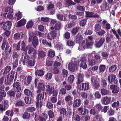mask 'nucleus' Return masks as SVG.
<instances>
[{"label": "nucleus", "instance_id": "f257e3e1", "mask_svg": "<svg viewBox=\"0 0 121 121\" xmlns=\"http://www.w3.org/2000/svg\"><path fill=\"white\" fill-rule=\"evenodd\" d=\"M116 78V76L115 75L112 74L109 75L108 78L109 83L110 84H117V83L118 81Z\"/></svg>", "mask_w": 121, "mask_h": 121}, {"label": "nucleus", "instance_id": "f03ea898", "mask_svg": "<svg viewBox=\"0 0 121 121\" xmlns=\"http://www.w3.org/2000/svg\"><path fill=\"white\" fill-rule=\"evenodd\" d=\"M78 65V62L77 61H74V63H69L68 68L69 70L72 72H73L75 70L76 68Z\"/></svg>", "mask_w": 121, "mask_h": 121}, {"label": "nucleus", "instance_id": "7ed1b4c3", "mask_svg": "<svg viewBox=\"0 0 121 121\" xmlns=\"http://www.w3.org/2000/svg\"><path fill=\"white\" fill-rule=\"evenodd\" d=\"M12 22L10 21H7L3 24V28L4 31H9L10 29L12 26Z\"/></svg>", "mask_w": 121, "mask_h": 121}, {"label": "nucleus", "instance_id": "20e7f679", "mask_svg": "<svg viewBox=\"0 0 121 121\" xmlns=\"http://www.w3.org/2000/svg\"><path fill=\"white\" fill-rule=\"evenodd\" d=\"M105 39L104 38L102 37L98 41H95V45L97 48H99L102 46L105 42Z\"/></svg>", "mask_w": 121, "mask_h": 121}, {"label": "nucleus", "instance_id": "39448f33", "mask_svg": "<svg viewBox=\"0 0 121 121\" xmlns=\"http://www.w3.org/2000/svg\"><path fill=\"white\" fill-rule=\"evenodd\" d=\"M111 101V98H108L107 96L103 97L101 100L102 104L105 105L109 104Z\"/></svg>", "mask_w": 121, "mask_h": 121}, {"label": "nucleus", "instance_id": "423d86ee", "mask_svg": "<svg viewBox=\"0 0 121 121\" xmlns=\"http://www.w3.org/2000/svg\"><path fill=\"white\" fill-rule=\"evenodd\" d=\"M56 31L55 30L52 31L48 34V39L50 40L53 39L56 37Z\"/></svg>", "mask_w": 121, "mask_h": 121}, {"label": "nucleus", "instance_id": "0eeeda50", "mask_svg": "<svg viewBox=\"0 0 121 121\" xmlns=\"http://www.w3.org/2000/svg\"><path fill=\"white\" fill-rule=\"evenodd\" d=\"M91 80L92 84L93 86L94 89L96 90L98 89L99 87V82L95 79L93 77L91 78Z\"/></svg>", "mask_w": 121, "mask_h": 121}, {"label": "nucleus", "instance_id": "6e6552de", "mask_svg": "<svg viewBox=\"0 0 121 121\" xmlns=\"http://www.w3.org/2000/svg\"><path fill=\"white\" fill-rule=\"evenodd\" d=\"M86 58L83 57L79 61H78V64L81 62L80 67H82L84 69H86L87 67V65L86 63Z\"/></svg>", "mask_w": 121, "mask_h": 121}, {"label": "nucleus", "instance_id": "1a4fd4ad", "mask_svg": "<svg viewBox=\"0 0 121 121\" xmlns=\"http://www.w3.org/2000/svg\"><path fill=\"white\" fill-rule=\"evenodd\" d=\"M85 13L86 14V17L87 18L88 17L98 18L99 17V15L97 13L93 14L94 13V12H90L89 11H86L85 12Z\"/></svg>", "mask_w": 121, "mask_h": 121}, {"label": "nucleus", "instance_id": "9d476101", "mask_svg": "<svg viewBox=\"0 0 121 121\" xmlns=\"http://www.w3.org/2000/svg\"><path fill=\"white\" fill-rule=\"evenodd\" d=\"M13 86L15 89L16 92H20L21 90L20 83L19 82H16L14 83L13 85Z\"/></svg>", "mask_w": 121, "mask_h": 121}, {"label": "nucleus", "instance_id": "9b49d317", "mask_svg": "<svg viewBox=\"0 0 121 121\" xmlns=\"http://www.w3.org/2000/svg\"><path fill=\"white\" fill-rule=\"evenodd\" d=\"M45 85H44L43 83H39L37 93H40L41 91H44L45 90Z\"/></svg>", "mask_w": 121, "mask_h": 121}, {"label": "nucleus", "instance_id": "f8f14e48", "mask_svg": "<svg viewBox=\"0 0 121 121\" xmlns=\"http://www.w3.org/2000/svg\"><path fill=\"white\" fill-rule=\"evenodd\" d=\"M110 89L112 90V92L113 93H117L119 90V88L117 85H111L110 86Z\"/></svg>", "mask_w": 121, "mask_h": 121}, {"label": "nucleus", "instance_id": "ddd939ff", "mask_svg": "<svg viewBox=\"0 0 121 121\" xmlns=\"http://www.w3.org/2000/svg\"><path fill=\"white\" fill-rule=\"evenodd\" d=\"M78 110L82 115H85L89 112V110L87 109L83 108L82 106H81L78 108Z\"/></svg>", "mask_w": 121, "mask_h": 121}, {"label": "nucleus", "instance_id": "4468645a", "mask_svg": "<svg viewBox=\"0 0 121 121\" xmlns=\"http://www.w3.org/2000/svg\"><path fill=\"white\" fill-rule=\"evenodd\" d=\"M81 99H77L74 100L73 105V108L78 107L81 105Z\"/></svg>", "mask_w": 121, "mask_h": 121}, {"label": "nucleus", "instance_id": "2eb2a0df", "mask_svg": "<svg viewBox=\"0 0 121 121\" xmlns=\"http://www.w3.org/2000/svg\"><path fill=\"white\" fill-rule=\"evenodd\" d=\"M46 88L45 89L48 93L49 94H52L55 90V88L53 87H50L49 85H45Z\"/></svg>", "mask_w": 121, "mask_h": 121}, {"label": "nucleus", "instance_id": "dca6fc26", "mask_svg": "<svg viewBox=\"0 0 121 121\" xmlns=\"http://www.w3.org/2000/svg\"><path fill=\"white\" fill-rule=\"evenodd\" d=\"M9 74H8L7 78H6L4 81V82L6 85H10L11 84V82L13 81V79L9 77Z\"/></svg>", "mask_w": 121, "mask_h": 121}, {"label": "nucleus", "instance_id": "f3484780", "mask_svg": "<svg viewBox=\"0 0 121 121\" xmlns=\"http://www.w3.org/2000/svg\"><path fill=\"white\" fill-rule=\"evenodd\" d=\"M82 90L86 91L88 90L89 88V83L88 82L82 83L81 86Z\"/></svg>", "mask_w": 121, "mask_h": 121}, {"label": "nucleus", "instance_id": "a211bd4d", "mask_svg": "<svg viewBox=\"0 0 121 121\" xmlns=\"http://www.w3.org/2000/svg\"><path fill=\"white\" fill-rule=\"evenodd\" d=\"M75 39L76 43H80L83 39V37L81 34H78L76 36Z\"/></svg>", "mask_w": 121, "mask_h": 121}, {"label": "nucleus", "instance_id": "6ab92c4d", "mask_svg": "<svg viewBox=\"0 0 121 121\" xmlns=\"http://www.w3.org/2000/svg\"><path fill=\"white\" fill-rule=\"evenodd\" d=\"M5 86L4 85H1L0 87V95L4 97L6 96V93L4 90Z\"/></svg>", "mask_w": 121, "mask_h": 121}, {"label": "nucleus", "instance_id": "aec40b11", "mask_svg": "<svg viewBox=\"0 0 121 121\" xmlns=\"http://www.w3.org/2000/svg\"><path fill=\"white\" fill-rule=\"evenodd\" d=\"M32 46L34 48H36L38 45V39L37 36H35L32 40Z\"/></svg>", "mask_w": 121, "mask_h": 121}, {"label": "nucleus", "instance_id": "412c9836", "mask_svg": "<svg viewBox=\"0 0 121 121\" xmlns=\"http://www.w3.org/2000/svg\"><path fill=\"white\" fill-rule=\"evenodd\" d=\"M15 91L12 90L9 91L7 93V95L11 98L14 97H15L16 92Z\"/></svg>", "mask_w": 121, "mask_h": 121}, {"label": "nucleus", "instance_id": "4be33fe9", "mask_svg": "<svg viewBox=\"0 0 121 121\" xmlns=\"http://www.w3.org/2000/svg\"><path fill=\"white\" fill-rule=\"evenodd\" d=\"M26 22V20L25 19H22L17 23V26L20 27L24 25Z\"/></svg>", "mask_w": 121, "mask_h": 121}, {"label": "nucleus", "instance_id": "5701e85b", "mask_svg": "<svg viewBox=\"0 0 121 121\" xmlns=\"http://www.w3.org/2000/svg\"><path fill=\"white\" fill-rule=\"evenodd\" d=\"M12 50L11 48L8 44H7L6 46L4 52L7 54H9Z\"/></svg>", "mask_w": 121, "mask_h": 121}, {"label": "nucleus", "instance_id": "b1692460", "mask_svg": "<svg viewBox=\"0 0 121 121\" xmlns=\"http://www.w3.org/2000/svg\"><path fill=\"white\" fill-rule=\"evenodd\" d=\"M42 43L44 45L48 46L49 47H52L51 42L48 41L46 39H43L42 40Z\"/></svg>", "mask_w": 121, "mask_h": 121}, {"label": "nucleus", "instance_id": "393cba45", "mask_svg": "<svg viewBox=\"0 0 121 121\" xmlns=\"http://www.w3.org/2000/svg\"><path fill=\"white\" fill-rule=\"evenodd\" d=\"M55 55V52L53 50L50 49L48 53V55L49 57L52 58L54 57Z\"/></svg>", "mask_w": 121, "mask_h": 121}, {"label": "nucleus", "instance_id": "a878e982", "mask_svg": "<svg viewBox=\"0 0 121 121\" xmlns=\"http://www.w3.org/2000/svg\"><path fill=\"white\" fill-rule=\"evenodd\" d=\"M14 111L13 110L9 109L6 111L5 112V114L9 117H12L14 114Z\"/></svg>", "mask_w": 121, "mask_h": 121}, {"label": "nucleus", "instance_id": "bb28decb", "mask_svg": "<svg viewBox=\"0 0 121 121\" xmlns=\"http://www.w3.org/2000/svg\"><path fill=\"white\" fill-rule=\"evenodd\" d=\"M46 55V52L42 50L39 51L38 54V58H43L45 57Z\"/></svg>", "mask_w": 121, "mask_h": 121}, {"label": "nucleus", "instance_id": "cd10ccee", "mask_svg": "<svg viewBox=\"0 0 121 121\" xmlns=\"http://www.w3.org/2000/svg\"><path fill=\"white\" fill-rule=\"evenodd\" d=\"M23 118L24 119H30V114L27 112H25L23 113L22 116Z\"/></svg>", "mask_w": 121, "mask_h": 121}, {"label": "nucleus", "instance_id": "c85d7f7f", "mask_svg": "<svg viewBox=\"0 0 121 121\" xmlns=\"http://www.w3.org/2000/svg\"><path fill=\"white\" fill-rule=\"evenodd\" d=\"M109 6H108V3L106 2L104 3L103 5H101V8L102 11H105L108 10Z\"/></svg>", "mask_w": 121, "mask_h": 121}, {"label": "nucleus", "instance_id": "c756f323", "mask_svg": "<svg viewBox=\"0 0 121 121\" xmlns=\"http://www.w3.org/2000/svg\"><path fill=\"white\" fill-rule=\"evenodd\" d=\"M30 59V57L29 56L25 55L24 57L23 64L24 65L27 64V63L29 61Z\"/></svg>", "mask_w": 121, "mask_h": 121}, {"label": "nucleus", "instance_id": "7c9ffc66", "mask_svg": "<svg viewBox=\"0 0 121 121\" xmlns=\"http://www.w3.org/2000/svg\"><path fill=\"white\" fill-rule=\"evenodd\" d=\"M93 43L92 42H89L88 41L86 42V44L83 46V48L84 49H88L90 48L91 46L92 45Z\"/></svg>", "mask_w": 121, "mask_h": 121}, {"label": "nucleus", "instance_id": "2f4dec72", "mask_svg": "<svg viewBox=\"0 0 121 121\" xmlns=\"http://www.w3.org/2000/svg\"><path fill=\"white\" fill-rule=\"evenodd\" d=\"M44 74V71L40 69L37 70L35 72V74L36 76H41Z\"/></svg>", "mask_w": 121, "mask_h": 121}, {"label": "nucleus", "instance_id": "473e14b6", "mask_svg": "<svg viewBox=\"0 0 121 121\" xmlns=\"http://www.w3.org/2000/svg\"><path fill=\"white\" fill-rule=\"evenodd\" d=\"M106 68V65H104L101 64L99 65V73H103L105 70Z\"/></svg>", "mask_w": 121, "mask_h": 121}, {"label": "nucleus", "instance_id": "72a5a7b5", "mask_svg": "<svg viewBox=\"0 0 121 121\" xmlns=\"http://www.w3.org/2000/svg\"><path fill=\"white\" fill-rule=\"evenodd\" d=\"M87 19V18H86L85 19L81 20L79 22L80 26H85L86 24Z\"/></svg>", "mask_w": 121, "mask_h": 121}, {"label": "nucleus", "instance_id": "f704fd0d", "mask_svg": "<svg viewBox=\"0 0 121 121\" xmlns=\"http://www.w3.org/2000/svg\"><path fill=\"white\" fill-rule=\"evenodd\" d=\"M29 39L28 41L29 43H30L32 41V40L35 37L37 36H36L35 34L33 32H30L29 34Z\"/></svg>", "mask_w": 121, "mask_h": 121}, {"label": "nucleus", "instance_id": "c9c22d12", "mask_svg": "<svg viewBox=\"0 0 121 121\" xmlns=\"http://www.w3.org/2000/svg\"><path fill=\"white\" fill-rule=\"evenodd\" d=\"M117 67V66L116 65H112L109 68V71L110 72H113L116 70Z\"/></svg>", "mask_w": 121, "mask_h": 121}, {"label": "nucleus", "instance_id": "e433bc0d", "mask_svg": "<svg viewBox=\"0 0 121 121\" xmlns=\"http://www.w3.org/2000/svg\"><path fill=\"white\" fill-rule=\"evenodd\" d=\"M25 104L24 102L21 100L18 101L15 104V106L17 107H20L24 106Z\"/></svg>", "mask_w": 121, "mask_h": 121}, {"label": "nucleus", "instance_id": "4c0bfd02", "mask_svg": "<svg viewBox=\"0 0 121 121\" xmlns=\"http://www.w3.org/2000/svg\"><path fill=\"white\" fill-rule=\"evenodd\" d=\"M75 78L73 75H71L68 77V81L69 83L70 84H72Z\"/></svg>", "mask_w": 121, "mask_h": 121}, {"label": "nucleus", "instance_id": "58836bf2", "mask_svg": "<svg viewBox=\"0 0 121 121\" xmlns=\"http://www.w3.org/2000/svg\"><path fill=\"white\" fill-rule=\"evenodd\" d=\"M54 28L56 30H60L61 28V23L58 21L54 26Z\"/></svg>", "mask_w": 121, "mask_h": 121}, {"label": "nucleus", "instance_id": "ea45409f", "mask_svg": "<svg viewBox=\"0 0 121 121\" xmlns=\"http://www.w3.org/2000/svg\"><path fill=\"white\" fill-rule=\"evenodd\" d=\"M24 94L26 95L31 97L32 96V92L27 89H25L24 91Z\"/></svg>", "mask_w": 121, "mask_h": 121}, {"label": "nucleus", "instance_id": "a19ab883", "mask_svg": "<svg viewBox=\"0 0 121 121\" xmlns=\"http://www.w3.org/2000/svg\"><path fill=\"white\" fill-rule=\"evenodd\" d=\"M38 94L36 97L37 100H40L43 99L44 97V92H43V94H40V93Z\"/></svg>", "mask_w": 121, "mask_h": 121}, {"label": "nucleus", "instance_id": "79ce46f5", "mask_svg": "<svg viewBox=\"0 0 121 121\" xmlns=\"http://www.w3.org/2000/svg\"><path fill=\"white\" fill-rule=\"evenodd\" d=\"M11 67L10 66H8L4 68V71L3 73L4 75H5L8 73L11 69Z\"/></svg>", "mask_w": 121, "mask_h": 121}, {"label": "nucleus", "instance_id": "37998d69", "mask_svg": "<svg viewBox=\"0 0 121 121\" xmlns=\"http://www.w3.org/2000/svg\"><path fill=\"white\" fill-rule=\"evenodd\" d=\"M69 18L72 19L76 20L80 18L81 17L80 16H78V17L76 15H74L69 14Z\"/></svg>", "mask_w": 121, "mask_h": 121}, {"label": "nucleus", "instance_id": "c03bdc74", "mask_svg": "<svg viewBox=\"0 0 121 121\" xmlns=\"http://www.w3.org/2000/svg\"><path fill=\"white\" fill-rule=\"evenodd\" d=\"M75 42L72 40H68L67 41L66 45L70 47H73L75 44Z\"/></svg>", "mask_w": 121, "mask_h": 121}, {"label": "nucleus", "instance_id": "a18cd8bd", "mask_svg": "<svg viewBox=\"0 0 121 121\" xmlns=\"http://www.w3.org/2000/svg\"><path fill=\"white\" fill-rule=\"evenodd\" d=\"M31 98L28 96L26 97L24 99L25 103L27 104H31Z\"/></svg>", "mask_w": 121, "mask_h": 121}, {"label": "nucleus", "instance_id": "49530a36", "mask_svg": "<svg viewBox=\"0 0 121 121\" xmlns=\"http://www.w3.org/2000/svg\"><path fill=\"white\" fill-rule=\"evenodd\" d=\"M48 114L50 118L52 119L54 116V112L52 110L48 111Z\"/></svg>", "mask_w": 121, "mask_h": 121}, {"label": "nucleus", "instance_id": "de8ad7c7", "mask_svg": "<svg viewBox=\"0 0 121 121\" xmlns=\"http://www.w3.org/2000/svg\"><path fill=\"white\" fill-rule=\"evenodd\" d=\"M120 105V103L118 101L112 103V107L114 108H117L119 107Z\"/></svg>", "mask_w": 121, "mask_h": 121}, {"label": "nucleus", "instance_id": "09e8293b", "mask_svg": "<svg viewBox=\"0 0 121 121\" xmlns=\"http://www.w3.org/2000/svg\"><path fill=\"white\" fill-rule=\"evenodd\" d=\"M68 72L67 71L64 69L62 70L61 75L63 78H65L67 77L68 75Z\"/></svg>", "mask_w": 121, "mask_h": 121}, {"label": "nucleus", "instance_id": "8fccbe9b", "mask_svg": "<svg viewBox=\"0 0 121 121\" xmlns=\"http://www.w3.org/2000/svg\"><path fill=\"white\" fill-rule=\"evenodd\" d=\"M35 63V60H31L28 61V64L30 66H32L34 65Z\"/></svg>", "mask_w": 121, "mask_h": 121}, {"label": "nucleus", "instance_id": "3c124183", "mask_svg": "<svg viewBox=\"0 0 121 121\" xmlns=\"http://www.w3.org/2000/svg\"><path fill=\"white\" fill-rule=\"evenodd\" d=\"M32 77L30 76H28L27 77V81L25 82V84L27 85L29 84L32 79Z\"/></svg>", "mask_w": 121, "mask_h": 121}, {"label": "nucleus", "instance_id": "603ef678", "mask_svg": "<svg viewBox=\"0 0 121 121\" xmlns=\"http://www.w3.org/2000/svg\"><path fill=\"white\" fill-rule=\"evenodd\" d=\"M66 4L68 6H70L75 5L76 3L71 0H66Z\"/></svg>", "mask_w": 121, "mask_h": 121}, {"label": "nucleus", "instance_id": "864d4df0", "mask_svg": "<svg viewBox=\"0 0 121 121\" xmlns=\"http://www.w3.org/2000/svg\"><path fill=\"white\" fill-rule=\"evenodd\" d=\"M60 114L61 116H62L64 117V115H66V110L64 108H61L60 110Z\"/></svg>", "mask_w": 121, "mask_h": 121}, {"label": "nucleus", "instance_id": "5fc2aeb1", "mask_svg": "<svg viewBox=\"0 0 121 121\" xmlns=\"http://www.w3.org/2000/svg\"><path fill=\"white\" fill-rule=\"evenodd\" d=\"M88 64L90 65L93 66L95 65L96 63L95 60L93 59L91 60L88 59Z\"/></svg>", "mask_w": 121, "mask_h": 121}, {"label": "nucleus", "instance_id": "6e6d98bb", "mask_svg": "<svg viewBox=\"0 0 121 121\" xmlns=\"http://www.w3.org/2000/svg\"><path fill=\"white\" fill-rule=\"evenodd\" d=\"M33 25V23L32 21H30L28 22L26 25V28L27 29H28L29 28H31L32 27Z\"/></svg>", "mask_w": 121, "mask_h": 121}, {"label": "nucleus", "instance_id": "4d7b16f0", "mask_svg": "<svg viewBox=\"0 0 121 121\" xmlns=\"http://www.w3.org/2000/svg\"><path fill=\"white\" fill-rule=\"evenodd\" d=\"M101 92L102 95H107L108 93V91L106 89L103 88L101 89Z\"/></svg>", "mask_w": 121, "mask_h": 121}, {"label": "nucleus", "instance_id": "13d9d810", "mask_svg": "<svg viewBox=\"0 0 121 121\" xmlns=\"http://www.w3.org/2000/svg\"><path fill=\"white\" fill-rule=\"evenodd\" d=\"M108 55V52H103L101 53V55L103 59L107 58Z\"/></svg>", "mask_w": 121, "mask_h": 121}, {"label": "nucleus", "instance_id": "bf43d9fd", "mask_svg": "<svg viewBox=\"0 0 121 121\" xmlns=\"http://www.w3.org/2000/svg\"><path fill=\"white\" fill-rule=\"evenodd\" d=\"M79 29L78 27H75L73 28L71 30V32L73 35H75L78 32Z\"/></svg>", "mask_w": 121, "mask_h": 121}, {"label": "nucleus", "instance_id": "052dcab7", "mask_svg": "<svg viewBox=\"0 0 121 121\" xmlns=\"http://www.w3.org/2000/svg\"><path fill=\"white\" fill-rule=\"evenodd\" d=\"M56 48L57 49L59 50H62L63 49V45L60 43L58 42V43L56 45Z\"/></svg>", "mask_w": 121, "mask_h": 121}, {"label": "nucleus", "instance_id": "680f3d73", "mask_svg": "<svg viewBox=\"0 0 121 121\" xmlns=\"http://www.w3.org/2000/svg\"><path fill=\"white\" fill-rule=\"evenodd\" d=\"M95 29L96 31H99L101 29L100 25L98 24H96L95 26Z\"/></svg>", "mask_w": 121, "mask_h": 121}, {"label": "nucleus", "instance_id": "e2e57ef3", "mask_svg": "<svg viewBox=\"0 0 121 121\" xmlns=\"http://www.w3.org/2000/svg\"><path fill=\"white\" fill-rule=\"evenodd\" d=\"M114 113V110L111 108L107 112V114L109 116H112L113 115Z\"/></svg>", "mask_w": 121, "mask_h": 121}, {"label": "nucleus", "instance_id": "0e129e2a", "mask_svg": "<svg viewBox=\"0 0 121 121\" xmlns=\"http://www.w3.org/2000/svg\"><path fill=\"white\" fill-rule=\"evenodd\" d=\"M18 60L16 59L13 63L12 65H13V69H15L18 65Z\"/></svg>", "mask_w": 121, "mask_h": 121}, {"label": "nucleus", "instance_id": "69168bd1", "mask_svg": "<svg viewBox=\"0 0 121 121\" xmlns=\"http://www.w3.org/2000/svg\"><path fill=\"white\" fill-rule=\"evenodd\" d=\"M76 8L78 10L81 11H84L85 10V7L82 6L78 5Z\"/></svg>", "mask_w": 121, "mask_h": 121}, {"label": "nucleus", "instance_id": "338daca9", "mask_svg": "<svg viewBox=\"0 0 121 121\" xmlns=\"http://www.w3.org/2000/svg\"><path fill=\"white\" fill-rule=\"evenodd\" d=\"M21 34L19 33H16L14 35V38L15 39H19L20 37Z\"/></svg>", "mask_w": 121, "mask_h": 121}, {"label": "nucleus", "instance_id": "774afa93", "mask_svg": "<svg viewBox=\"0 0 121 121\" xmlns=\"http://www.w3.org/2000/svg\"><path fill=\"white\" fill-rule=\"evenodd\" d=\"M72 96L70 95H67L65 97V100L66 102H68L72 99Z\"/></svg>", "mask_w": 121, "mask_h": 121}]
</instances>
